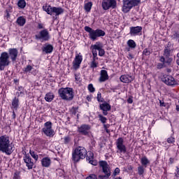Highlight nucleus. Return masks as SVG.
<instances>
[{
    "instance_id": "obj_1",
    "label": "nucleus",
    "mask_w": 179,
    "mask_h": 179,
    "mask_svg": "<svg viewBox=\"0 0 179 179\" xmlns=\"http://www.w3.org/2000/svg\"><path fill=\"white\" fill-rule=\"evenodd\" d=\"M85 157H86L87 161L89 162L90 164H92V166H97V161L94 160V155L93 152H87L86 148L84 147H77L72 153V159L76 163H78L80 159H85Z\"/></svg>"
},
{
    "instance_id": "obj_2",
    "label": "nucleus",
    "mask_w": 179,
    "mask_h": 179,
    "mask_svg": "<svg viewBox=\"0 0 179 179\" xmlns=\"http://www.w3.org/2000/svg\"><path fill=\"white\" fill-rule=\"evenodd\" d=\"M17 57H19V50L16 48L8 49V53L7 52H1L0 55V71H5V68L10 65L9 58L12 62H16Z\"/></svg>"
},
{
    "instance_id": "obj_3",
    "label": "nucleus",
    "mask_w": 179,
    "mask_h": 179,
    "mask_svg": "<svg viewBox=\"0 0 179 179\" xmlns=\"http://www.w3.org/2000/svg\"><path fill=\"white\" fill-rule=\"evenodd\" d=\"M13 145L10 143L9 136L4 135L0 136V152L6 153L8 156H10L13 153Z\"/></svg>"
},
{
    "instance_id": "obj_4",
    "label": "nucleus",
    "mask_w": 179,
    "mask_h": 179,
    "mask_svg": "<svg viewBox=\"0 0 179 179\" xmlns=\"http://www.w3.org/2000/svg\"><path fill=\"white\" fill-rule=\"evenodd\" d=\"M99 166L102 169L104 175H99L98 179H108L111 176V171H110V165L106 161H100ZM85 179H97V176L95 174H91Z\"/></svg>"
},
{
    "instance_id": "obj_5",
    "label": "nucleus",
    "mask_w": 179,
    "mask_h": 179,
    "mask_svg": "<svg viewBox=\"0 0 179 179\" xmlns=\"http://www.w3.org/2000/svg\"><path fill=\"white\" fill-rule=\"evenodd\" d=\"M84 29L87 33H89V38L92 41H96L99 37H104L106 36V32L101 29L94 30L88 26L85 27Z\"/></svg>"
},
{
    "instance_id": "obj_6",
    "label": "nucleus",
    "mask_w": 179,
    "mask_h": 179,
    "mask_svg": "<svg viewBox=\"0 0 179 179\" xmlns=\"http://www.w3.org/2000/svg\"><path fill=\"white\" fill-rule=\"evenodd\" d=\"M43 10L46 12L48 15H50V16H55L56 17L64 13V8L62 7H54L50 5H44L43 6Z\"/></svg>"
},
{
    "instance_id": "obj_7",
    "label": "nucleus",
    "mask_w": 179,
    "mask_h": 179,
    "mask_svg": "<svg viewBox=\"0 0 179 179\" xmlns=\"http://www.w3.org/2000/svg\"><path fill=\"white\" fill-rule=\"evenodd\" d=\"M59 96L62 100L71 101L73 100V90L71 87H62L58 90Z\"/></svg>"
},
{
    "instance_id": "obj_8",
    "label": "nucleus",
    "mask_w": 179,
    "mask_h": 179,
    "mask_svg": "<svg viewBox=\"0 0 179 179\" xmlns=\"http://www.w3.org/2000/svg\"><path fill=\"white\" fill-rule=\"evenodd\" d=\"M141 0H123L122 11L128 13L134 6H138Z\"/></svg>"
},
{
    "instance_id": "obj_9",
    "label": "nucleus",
    "mask_w": 179,
    "mask_h": 179,
    "mask_svg": "<svg viewBox=\"0 0 179 179\" xmlns=\"http://www.w3.org/2000/svg\"><path fill=\"white\" fill-rule=\"evenodd\" d=\"M42 131L49 138H52L55 135V131L52 129V123L51 122H46L44 124V128L42 129Z\"/></svg>"
},
{
    "instance_id": "obj_10",
    "label": "nucleus",
    "mask_w": 179,
    "mask_h": 179,
    "mask_svg": "<svg viewBox=\"0 0 179 179\" xmlns=\"http://www.w3.org/2000/svg\"><path fill=\"white\" fill-rule=\"evenodd\" d=\"M102 8L103 10H108V9H115V8H117V1L103 0L102 1Z\"/></svg>"
},
{
    "instance_id": "obj_11",
    "label": "nucleus",
    "mask_w": 179,
    "mask_h": 179,
    "mask_svg": "<svg viewBox=\"0 0 179 179\" xmlns=\"http://www.w3.org/2000/svg\"><path fill=\"white\" fill-rule=\"evenodd\" d=\"M116 148L117 153H123V155L127 153V146L124 144V138L120 137L116 140Z\"/></svg>"
},
{
    "instance_id": "obj_12",
    "label": "nucleus",
    "mask_w": 179,
    "mask_h": 179,
    "mask_svg": "<svg viewBox=\"0 0 179 179\" xmlns=\"http://www.w3.org/2000/svg\"><path fill=\"white\" fill-rule=\"evenodd\" d=\"M35 38L36 40H41V41H48L50 38L48 29H43L39 31V34L35 36Z\"/></svg>"
},
{
    "instance_id": "obj_13",
    "label": "nucleus",
    "mask_w": 179,
    "mask_h": 179,
    "mask_svg": "<svg viewBox=\"0 0 179 179\" xmlns=\"http://www.w3.org/2000/svg\"><path fill=\"white\" fill-rule=\"evenodd\" d=\"M90 125L89 124H82L78 127V133L80 135H84L85 136H89L90 135Z\"/></svg>"
},
{
    "instance_id": "obj_14",
    "label": "nucleus",
    "mask_w": 179,
    "mask_h": 179,
    "mask_svg": "<svg viewBox=\"0 0 179 179\" xmlns=\"http://www.w3.org/2000/svg\"><path fill=\"white\" fill-rule=\"evenodd\" d=\"M83 61V56L80 55V53H78L76 55V57L74 61L73 62V68L75 71L79 69L80 68V64Z\"/></svg>"
},
{
    "instance_id": "obj_15",
    "label": "nucleus",
    "mask_w": 179,
    "mask_h": 179,
    "mask_svg": "<svg viewBox=\"0 0 179 179\" xmlns=\"http://www.w3.org/2000/svg\"><path fill=\"white\" fill-rule=\"evenodd\" d=\"M23 160L26 164L28 170H31L34 166V162H33V159H31L30 155L25 153L24 156L23 157Z\"/></svg>"
},
{
    "instance_id": "obj_16",
    "label": "nucleus",
    "mask_w": 179,
    "mask_h": 179,
    "mask_svg": "<svg viewBox=\"0 0 179 179\" xmlns=\"http://www.w3.org/2000/svg\"><path fill=\"white\" fill-rule=\"evenodd\" d=\"M164 83L166 85H168V86H177V85H178V82H177L173 76H170L164 78Z\"/></svg>"
},
{
    "instance_id": "obj_17",
    "label": "nucleus",
    "mask_w": 179,
    "mask_h": 179,
    "mask_svg": "<svg viewBox=\"0 0 179 179\" xmlns=\"http://www.w3.org/2000/svg\"><path fill=\"white\" fill-rule=\"evenodd\" d=\"M99 108L102 110L103 115H107L108 114L107 111L111 110V105L107 102H104L99 105Z\"/></svg>"
},
{
    "instance_id": "obj_18",
    "label": "nucleus",
    "mask_w": 179,
    "mask_h": 179,
    "mask_svg": "<svg viewBox=\"0 0 179 179\" xmlns=\"http://www.w3.org/2000/svg\"><path fill=\"white\" fill-rule=\"evenodd\" d=\"M134 76H129L128 74H124L120 76V80L122 82V83H131V82H133Z\"/></svg>"
},
{
    "instance_id": "obj_19",
    "label": "nucleus",
    "mask_w": 179,
    "mask_h": 179,
    "mask_svg": "<svg viewBox=\"0 0 179 179\" xmlns=\"http://www.w3.org/2000/svg\"><path fill=\"white\" fill-rule=\"evenodd\" d=\"M142 32V27H130V32L129 34L131 36H138V34H139V33Z\"/></svg>"
},
{
    "instance_id": "obj_20",
    "label": "nucleus",
    "mask_w": 179,
    "mask_h": 179,
    "mask_svg": "<svg viewBox=\"0 0 179 179\" xmlns=\"http://www.w3.org/2000/svg\"><path fill=\"white\" fill-rule=\"evenodd\" d=\"M23 72H25V73L31 72V73L34 76L37 75V70L34 69L30 64L27 65L26 67L23 69Z\"/></svg>"
},
{
    "instance_id": "obj_21",
    "label": "nucleus",
    "mask_w": 179,
    "mask_h": 179,
    "mask_svg": "<svg viewBox=\"0 0 179 179\" xmlns=\"http://www.w3.org/2000/svg\"><path fill=\"white\" fill-rule=\"evenodd\" d=\"M108 73L106 70H101V74L99 77V82L101 83L103 82H106V80H108Z\"/></svg>"
},
{
    "instance_id": "obj_22",
    "label": "nucleus",
    "mask_w": 179,
    "mask_h": 179,
    "mask_svg": "<svg viewBox=\"0 0 179 179\" xmlns=\"http://www.w3.org/2000/svg\"><path fill=\"white\" fill-rule=\"evenodd\" d=\"M42 51L45 52V54H51V52L54 51V47L50 44L45 45V46L42 48Z\"/></svg>"
},
{
    "instance_id": "obj_23",
    "label": "nucleus",
    "mask_w": 179,
    "mask_h": 179,
    "mask_svg": "<svg viewBox=\"0 0 179 179\" xmlns=\"http://www.w3.org/2000/svg\"><path fill=\"white\" fill-rule=\"evenodd\" d=\"M91 48L92 52H97V51H99V50L103 48V44L100 42H96V44L91 46Z\"/></svg>"
},
{
    "instance_id": "obj_24",
    "label": "nucleus",
    "mask_w": 179,
    "mask_h": 179,
    "mask_svg": "<svg viewBox=\"0 0 179 179\" xmlns=\"http://www.w3.org/2000/svg\"><path fill=\"white\" fill-rule=\"evenodd\" d=\"M141 166L145 169H146V167H148V166L150 164V160L148 159V157L144 156L141 158Z\"/></svg>"
},
{
    "instance_id": "obj_25",
    "label": "nucleus",
    "mask_w": 179,
    "mask_h": 179,
    "mask_svg": "<svg viewBox=\"0 0 179 179\" xmlns=\"http://www.w3.org/2000/svg\"><path fill=\"white\" fill-rule=\"evenodd\" d=\"M160 62H163L164 64H167L168 65H170L173 62V58L168 57L164 58V57L161 56L159 57Z\"/></svg>"
},
{
    "instance_id": "obj_26",
    "label": "nucleus",
    "mask_w": 179,
    "mask_h": 179,
    "mask_svg": "<svg viewBox=\"0 0 179 179\" xmlns=\"http://www.w3.org/2000/svg\"><path fill=\"white\" fill-rule=\"evenodd\" d=\"M41 164L43 167H48L51 166V159L50 157H44L41 160Z\"/></svg>"
},
{
    "instance_id": "obj_27",
    "label": "nucleus",
    "mask_w": 179,
    "mask_h": 179,
    "mask_svg": "<svg viewBox=\"0 0 179 179\" xmlns=\"http://www.w3.org/2000/svg\"><path fill=\"white\" fill-rule=\"evenodd\" d=\"M54 97H55V95L52 92H48L45 96V100L48 103H51L54 100Z\"/></svg>"
},
{
    "instance_id": "obj_28",
    "label": "nucleus",
    "mask_w": 179,
    "mask_h": 179,
    "mask_svg": "<svg viewBox=\"0 0 179 179\" xmlns=\"http://www.w3.org/2000/svg\"><path fill=\"white\" fill-rule=\"evenodd\" d=\"M12 108L14 110H17L19 108V99L15 97L12 101Z\"/></svg>"
},
{
    "instance_id": "obj_29",
    "label": "nucleus",
    "mask_w": 179,
    "mask_h": 179,
    "mask_svg": "<svg viewBox=\"0 0 179 179\" xmlns=\"http://www.w3.org/2000/svg\"><path fill=\"white\" fill-rule=\"evenodd\" d=\"M16 22L18 26H24V24H26V18H24L22 16H20L17 19Z\"/></svg>"
},
{
    "instance_id": "obj_30",
    "label": "nucleus",
    "mask_w": 179,
    "mask_h": 179,
    "mask_svg": "<svg viewBox=\"0 0 179 179\" xmlns=\"http://www.w3.org/2000/svg\"><path fill=\"white\" fill-rule=\"evenodd\" d=\"M92 6H93V3L92 2L86 3L84 6L85 12H90V10H92Z\"/></svg>"
},
{
    "instance_id": "obj_31",
    "label": "nucleus",
    "mask_w": 179,
    "mask_h": 179,
    "mask_svg": "<svg viewBox=\"0 0 179 179\" xmlns=\"http://www.w3.org/2000/svg\"><path fill=\"white\" fill-rule=\"evenodd\" d=\"M127 44L129 48H136V43H135V41L132 39L127 41Z\"/></svg>"
},
{
    "instance_id": "obj_32",
    "label": "nucleus",
    "mask_w": 179,
    "mask_h": 179,
    "mask_svg": "<svg viewBox=\"0 0 179 179\" xmlns=\"http://www.w3.org/2000/svg\"><path fill=\"white\" fill-rule=\"evenodd\" d=\"M17 6L20 9H24L26 8V1L25 0H19L17 2Z\"/></svg>"
},
{
    "instance_id": "obj_33",
    "label": "nucleus",
    "mask_w": 179,
    "mask_h": 179,
    "mask_svg": "<svg viewBox=\"0 0 179 179\" xmlns=\"http://www.w3.org/2000/svg\"><path fill=\"white\" fill-rule=\"evenodd\" d=\"M171 52V50H170V48H169V46L165 47L164 50V56L165 57H170Z\"/></svg>"
},
{
    "instance_id": "obj_34",
    "label": "nucleus",
    "mask_w": 179,
    "mask_h": 179,
    "mask_svg": "<svg viewBox=\"0 0 179 179\" xmlns=\"http://www.w3.org/2000/svg\"><path fill=\"white\" fill-rule=\"evenodd\" d=\"M29 155L31 156V157H33V159H34L35 162H37L38 160V155H36L34 151L30 150Z\"/></svg>"
},
{
    "instance_id": "obj_35",
    "label": "nucleus",
    "mask_w": 179,
    "mask_h": 179,
    "mask_svg": "<svg viewBox=\"0 0 179 179\" xmlns=\"http://www.w3.org/2000/svg\"><path fill=\"white\" fill-rule=\"evenodd\" d=\"M74 76L76 83H80V82H82V78H80V74L79 73H75Z\"/></svg>"
},
{
    "instance_id": "obj_36",
    "label": "nucleus",
    "mask_w": 179,
    "mask_h": 179,
    "mask_svg": "<svg viewBox=\"0 0 179 179\" xmlns=\"http://www.w3.org/2000/svg\"><path fill=\"white\" fill-rule=\"evenodd\" d=\"M138 173L139 176H143L145 173V166H140L138 167Z\"/></svg>"
},
{
    "instance_id": "obj_37",
    "label": "nucleus",
    "mask_w": 179,
    "mask_h": 179,
    "mask_svg": "<svg viewBox=\"0 0 179 179\" xmlns=\"http://www.w3.org/2000/svg\"><path fill=\"white\" fill-rule=\"evenodd\" d=\"M99 118L102 124H106V122H107V117L103 116V115H99Z\"/></svg>"
},
{
    "instance_id": "obj_38",
    "label": "nucleus",
    "mask_w": 179,
    "mask_h": 179,
    "mask_svg": "<svg viewBox=\"0 0 179 179\" xmlns=\"http://www.w3.org/2000/svg\"><path fill=\"white\" fill-rule=\"evenodd\" d=\"M88 90L90 93H94V92H96V89L93 87V84H90L88 85Z\"/></svg>"
},
{
    "instance_id": "obj_39",
    "label": "nucleus",
    "mask_w": 179,
    "mask_h": 179,
    "mask_svg": "<svg viewBox=\"0 0 179 179\" xmlns=\"http://www.w3.org/2000/svg\"><path fill=\"white\" fill-rule=\"evenodd\" d=\"M96 99L97 101H99V103H103V101H104V99L101 97V93L100 92H98Z\"/></svg>"
},
{
    "instance_id": "obj_40",
    "label": "nucleus",
    "mask_w": 179,
    "mask_h": 179,
    "mask_svg": "<svg viewBox=\"0 0 179 179\" xmlns=\"http://www.w3.org/2000/svg\"><path fill=\"white\" fill-rule=\"evenodd\" d=\"M143 55L148 56L150 55V50L148 48H145L143 51Z\"/></svg>"
},
{
    "instance_id": "obj_41",
    "label": "nucleus",
    "mask_w": 179,
    "mask_h": 179,
    "mask_svg": "<svg viewBox=\"0 0 179 179\" xmlns=\"http://www.w3.org/2000/svg\"><path fill=\"white\" fill-rule=\"evenodd\" d=\"M168 143H174L176 142V138L173 136H171L167 138Z\"/></svg>"
},
{
    "instance_id": "obj_42",
    "label": "nucleus",
    "mask_w": 179,
    "mask_h": 179,
    "mask_svg": "<svg viewBox=\"0 0 179 179\" xmlns=\"http://www.w3.org/2000/svg\"><path fill=\"white\" fill-rule=\"evenodd\" d=\"M92 55H93V58H92V61H97V59H99V57H97V52H92Z\"/></svg>"
},
{
    "instance_id": "obj_43",
    "label": "nucleus",
    "mask_w": 179,
    "mask_h": 179,
    "mask_svg": "<svg viewBox=\"0 0 179 179\" xmlns=\"http://www.w3.org/2000/svg\"><path fill=\"white\" fill-rule=\"evenodd\" d=\"M64 143L65 145H68V143H69L71 142V137L69 136H66L64 137Z\"/></svg>"
},
{
    "instance_id": "obj_44",
    "label": "nucleus",
    "mask_w": 179,
    "mask_h": 179,
    "mask_svg": "<svg viewBox=\"0 0 179 179\" xmlns=\"http://www.w3.org/2000/svg\"><path fill=\"white\" fill-rule=\"evenodd\" d=\"M97 65H99V63H97V62H96L94 61H92L91 62L90 66H91V68H97Z\"/></svg>"
},
{
    "instance_id": "obj_45",
    "label": "nucleus",
    "mask_w": 179,
    "mask_h": 179,
    "mask_svg": "<svg viewBox=\"0 0 179 179\" xmlns=\"http://www.w3.org/2000/svg\"><path fill=\"white\" fill-rule=\"evenodd\" d=\"M164 65H165V63L162 62V63H159L157 65V69H162V68H164Z\"/></svg>"
},
{
    "instance_id": "obj_46",
    "label": "nucleus",
    "mask_w": 179,
    "mask_h": 179,
    "mask_svg": "<svg viewBox=\"0 0 179 179\" xmlns=\"http://www.w3.org/2000/svg\"><path fill=\"white\" fill-rule=\"evenodd\" d=\"M172 38L174 39H178L179 38V34L178 32L175 31L172 36Z\"/></svg>"
},
{
    "instance_id": "obj_47",
    "label": "nucleus",
    "mask_w": 179,
    "mask_h": 179,
    "mask_svg": "<svg viewBox=\"0 0 179 179\" xmlns=\"http://www.w3.org/2000/svg\"><path fill=\"white\" fill-rule=\"evenodd\" d=\"M104 54H106V52L103 50V48L99 50V57H103L104 56Z\"/></svg>"
},
{
    "instance_id": "obj_48",
    "label": "nucleus",
    "mask_w": 179,
    "mask_h": 179,
    "mask_svg": "<svg viewBox=\"0 0 179 179\" xmlns=\"http://www.w3.org/2000/svg\"><path fill=\"white\" fill-rule=\"evenodd\" d=\"M120 174V168H116L114 171L113 176H118Z\"/></svg>"
},
{
    "instance_id": "obj_49",
    "label": "nucleus",
    "mask_w": 179,
    "mask_h": 179,
    "mask_svg": "<svg viewBox=\"0 0 179 179\" xmlns=\"http://www.w3.org/2000/svg\"><path fill=\"white\" fill-rule=\"evenodd\" d=\"M38 29H44V24H41V23H38Z\"/></svg>"
},
{
    "instance_id": "obj_50",
    "label": "nucleus",
    "mask_w": 179,
    "mask_h": 179,
    "mask_svg": "<svg viewBox=\"0 0 179 179\" xmlns=\"http://www.w3.org/2000/svg\"><path fill=\"white\" fill-rule=\"evenodd\" d=\"M72 111H73V114H74V115H76V113L78 111V108H73Z\"/></svg>"
},
{
    "instance_id": "obj_51",
    "label": "nucleus",
    "mask_w": 179,
    "mask_h": 179,
    "mask_svg": "<svg viewBox=\"0 0 179 179\" xmlns=\"http://www.w3.org/2000/svg\"><path fill=\"white\" fill-rule=\"evenodd\" d=\"M127 103H129V104H132V103H134V100L132 99V98H129L127 99Z\"/></svg>"
},
{
    "instance_id": "obj_52",
    "label": "nucleus",
    "mask_w": 179,
    "mask_h": 179,
    "mask_svg": "<svg viewBox=\"0 0 179 179\" xmlns=\"http://www.w3.org/2000/svg\"><path fill=\"white\" fill-rule=\"evenodd\" d=\"M127 58H128V59H133L134 55H132V54H131V53H129Z\"/></svg>"
},
{
    "instance_id": "obj_53",
    "label": "nucleus",
    "mask_w": 179,
    "mask_h": 179,
    "mask_svg": "<svg viewBox=\"0 0 179 179\" xmlns=\"http://www.w3.org/2000/svg\"><path fill=\"white\" fill-rule=\"evenodd\" d=\"M176 177H179V168H178V166H176Z\"/></svg>"
},
{
    "instance_id": "obj_54",
    "label": "nucleus",
    "mask_w": 179,
    "mask_h": 179,
    "mask_svg": "<svg viewBox=\"0 0 179 179\" xmlns=\"http://www.w3.org/2000/svg\"><path fill=\"white\" fill-rule=\"evenodd\" d=\"M169 163H170V164H173V163H174V158L171 157L169 159Z\"/></svg>"
},
{
    "instance_id": "obj_55",
    "label": "nucleus",
    "mask_w": 179,
    "mask_h": 179,
    "mask_svg": "<svg viewBox=\"0 0 179 179\" xmlns=\"http://www.w3.org/2000/svg\"><path fill=\"white\" fill-rule=\"evenodd\" d=\"M5 17L6 18V19H8V18H10V15L9 14V12H6V15L5 16Z\"/></svg>"
},
{
    "instance_id": "obj_56",
    "label": "nucleus",
    "mask_w": 179,
    "mask_h": 179,
    "mask_svg": "<svg viewBox=\"0 0 179 179\" xmlns=\"http://www.w3.org/2000/svg\"><path fill=\"white\" fill-rule=\"evenodd\" d=\"M24 96V92L23 91L20 92V93L18 94V96Z\"/></svg>"
},
{
    "instance_id": "obj_57",
    "label": "nucleus",
    "mask_w": 179,
    "mask_h": 179,
    "mask_svg": "<svg viewBox=\"0 0 179 179\" xmlns=\"http://www.w3.org/2000/svg\"><path fill=\"white\" fill-rule=\"evenodd\" d=\"M160 103V106H162V107H164L166 105H164V102H162V101H159Z\"/></svg>"
},
{
    "instance_id": "obj_58",
    "label": "nucleus",
    "mask_w": 179,
    "mask_h": 179,
    "mask_svg": "<svg viewBox=\"0 0 179 179\" xmlns=\"http://www.w3.org/2000/svg\"><path fill=\"white\" fill-rule=\"evenodd\" d=\"M87 100L88 101H92V97H90V96H87Z\"/></svg>"
},
{
    "instance_id": "obj_59",
    "label": "nucleus",
    "mask_w": 179,
    "mask_h": 179,
    "mask_svg": "<svg viewBox=\"0 0 179 179\" xmlns=\"http://www.w3.org/2000/svg\"><path fill=\"white\" fill-rule=\"evenodd\" d=\"M103 127H104L105 129H107V128H108V126H107V124H104Z\"/></svg>"
},
{
    "instance_id": "obj_60",
    "label": "nucleus",
    "mask_w": 179,
    "mask_h": 179,
    "mask_svg": "<svg viewBox=\"0 0 179 179\" xmlns=\"http://www.w3.org/2000/svg\"><path fill=\"white\" fill-rule=\"evenodd\" d=\"M176 64H177V65L179 66V59H178L176 60Z\"/></svg>"
},
{
    "instance_id": "obj_61",
    "label": "nucleus",
    "mask_w": 179,
    "mask_h": 179,
    "mask_svg": "<svg viewBox=\"0 0 179 179\" xmlns=\"http://www.w3.org/2000/svg\"><path fill=\"white\" fill-rule=\"evenodd\" d=\"M176 110L179 111V106L178 105L176 106Z\"/></svg>"
},
{
    "instance_id": "obj_62",
    "label": "nucleus",
    "mask_w": 179,
    "mask_h": 179,
    "mask_svg": "<svg viewBox=\"0 0 179 179\" xmlns=\"http://www.w3.org/2000/svg\"><path fill=\"white\" fill-rule=\"evenodd\" d=\"M133 167L131 166H129V170H132Z\"/></svg>"
},
{
    "instance_id": "obj_63",
    "label": "nucleus",
    "mask_w": 179,
    "mask_h": 179,
    "mask_svg": "<svg viewBox=\"0 0 179 179\" xmlns=\"http://www.w3.org/2000/svg\"><path fill=\"white\" fill-rule=\"evenodd\" d=\"M106 132L109 133L110 131L108 129H106Z\"/></svg>"
},
{
    "instance_id": "obj_64",
    "label": "nucleus",
    "mask_w": 179,
    "mask_h": 179,
    "mask_svg": "<svg viewBox=\"0 0 179 179\" xmlns=\"http://www.w3.org/2000/svg\"><path fill=\"white\" fill-rule=\"evenodd\" d=\"M13 115H15V112H13Z\"/></svg>"
}]
</instances>
